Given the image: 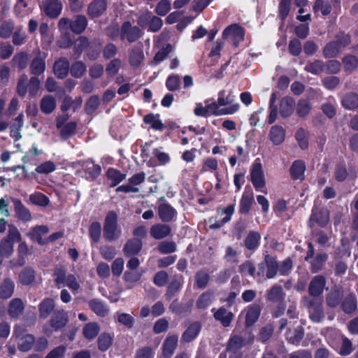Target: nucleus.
<instances>
[{
	"mask_svg": "<svg viewBox=\"0 0 358 358\" xmlns=\"http://www.w3.org/2000/svg\"><path fill=\"white\" fill-rule=\"evenodd\" d=\"M107 7L105 0H95L88 7V14L92 17H97L102 15Z\"/></svg>",
	"mask_w": 358,
	"mask_h": 358,
	"instance_id": "bb28decb",
	"label": "nucleus"
},
{
	"mask_svg": "<svg viewBox=\"0 0 358 358\" xmlns=\"http://www.w3.org/2000/svg\"><path fill=\"white\" fill-rule=\"evenodd\" d=\"M341 308L345 314H355L357 310V300L355 294L350 292L347 294L341 303Z\"/></svg>",
	"mask_w": 358,
	"mask_h": 358,
	"instance_id": "f8f14e48",
	"label": "nucleus"
},
{
	"mask_svg": "<svg viewBox=\"0 0 358 358\" xmlns=\"http://www.w3.org/2000/svg\"><path fill=\"white\" fill-rule=\"evenodd\" d=\"M141 249V241L139 238H131L124 245L123 252L126 257H130L138 255Z\"/></svg>",
	"mask_w": 358,
	"mask_h": 358,
	"instance_id": "4468645a",
	"label": "nucleus"
},
{
	"mask_svg": "<svg viewBox=\"0 0 358 358\" xmlns=\"http://www.w3.org/2000/svg\"><path fill=\"white\" fill-rule=\"evenodd\" d=\"M89 45V41L85 36L78 37L73 43V52L76 57H79L82 52L87 49Z\"/></svg>",
	"mask_w": 358,
	"mask_h": 358,
	"instance_id": "a18cd8bd",
	"label": "nucleus"
},
{
	"mask_svg": "<svg viewBox=\"0 0 358 358\" xmlns=\"http://www.w3.org/2000/svg\"><path fill=\"white\" fill-rule=\"evenodd\" d=\"M234 96L231 95V92L227 93L225 90H221L218 93L217 100L220 106L229 107L232 104H236L237 103H234Z\"/></svg>",
	"mask_w": 358,
	"mask_h": 358,
	"instance_id": "5fc2aeb1",
	"label": "nucleus"
},
{
	"mask_svg": "<svg viewBox=\"0 0 358 358\" xmlns=\"http://www.w3.org/2000/svg\"><path fill=\"white\" fill-rule=\"evenodd\" d=\"M343 296V288L340 285H334L326 296V303L330 308L338 306Z\"/></svg>",
	"mask_w": 358,
	"mask_h": 358,
	"instance_id": "9d476101",
	"label": "nucleus"
},
{
	"mask_svg": "<svg viewBox=\"0 0 358 358\" xmlns=\"http://www.w3.org/2000/svg\"><path fill=\"white\" fill-rule=\"evenodd\" d=\"M343 70L348 73L354 72L358 67V58L352 55L348 54L342 58Z\"/></svg>",
	"mask_w": 358,
	"mask_h": 358,
	"instance_id": "473e14b6",
	"label": "nucleus"
},
{
	"mask_svg": "<svg viewBox=\"0 0 358 358\" xmlns=\"http://www.w3.org/2000/svg\"><path fill=\"white\" fill-rule=\"evenodd\" d=\"M121 231L117 225H104L103 230V236L108 241H113L118 238L120 236Z\"/></svg>",
	"mask_w": 358,
	"mask_h": 358,
	"instance_id": "37998d69",
	"label": "nucleus"
},
{
	"mask_svg": "<svg viewBox=\"0 0 358 358\" xmlns=\"http://www.w3.org/2000/svg\"><path fill=\"white\" fill-rule=\"evenodd\" d=\"M194 278L196 285L199 289H204L210 280L209 274L203 270L196 272Z\"/></svg>",
	"mask_w": 358,
	"mask_h": 358,
	"instance_id": "6e6d98bb",
	"label": "nucleus"
},
{
	"mask_svg": "<svg viewBox=\"0 0 358 358\" xmlns=\"http://www.w3.org/2000/svg\"><path fill=\"white\" fill-rule=\"evenodd\" d=\"M205 103L206 105L209 116L210 115L219 116V115H231V114L236 113L240 108V105L238 103H236V104H232L229 107L220 109V107L221 106H220L218 101L217 102H214V101L210 102V100H207L205 102Z\"/></svg>",
	"mask_w": 358,
	"mask_h": 358,
	"instance_id": "20e7f679",
	"label": "nucleus"
},
{
	"mask_svg": "<svg viewBox=\"0 0 358 358\" xmlns=\"http://www.w3.org/2000/svg\"><path fill=\"white\" fill-rule=\"evenodd\" d=\"M100 327L96 322H90L84 327L83 334L85 338L92 340L98 335Z\"/></svg>",
	"mask_w": 358,
	"mask_h": 358,
	"instance_id": "49530a36",
	"label": "nucleus"
},
{
	"mask_svg": "<svg viewBox=\"0 0 358 358\" xmlns=\"http://www.w3.org/2000/svg\"><path fill=\"white\" fill-rule=\"evenodd\" d=\"M87 303L91 310L99 317H106L109 313L108 306L99 299H92Z\"/></svg>",
	"mask_w": 358,
	"mask_h": 358,
	"instance_id": "2eb2a0df",
	"label": "nucleus"
},
{
	"mask_svg": "<svg viewBox=\"0 0 358 358\" xmlns=\"http://www.w3.org/2000/svg\"><path fill=\"white\" fill-rule=\"evenodd\" d=\"M350 43L351 38L349 34L343 32L338 33L333 41L324 47L323 55L325 58L336 57Z\"/></svg>",
	"mask_w": 358,
	"mask_h": 358,
	"instance_id": "f257e3e1",
	"label": "nucleus"
},
{
	"mask_svg": "<svg viewBox=\"0 0 358 358\" xmlns=\"http://www.w3.org/2000/svg\"><path fill=\"white\" fill-rule=\"evenodd\" d=\"M305 70L315 75L320 74L324 71V63L321 60H315L309 62L305 66Z\"/></svg>",
	"mask_w": 358,
	"mask_h": 358,
	"instance_id": "4d7b16f0",
	"label": "nucleus"
},
{
	"mask_svg": "<svg viewBox=\"0 0 358 358\" xmlns=\"http://www.w3.org/2000/svg\"><path fill=\"white\" fill-rule=\"evenodd\" d=\"M341 63L336 59H331L324 63V70L329 74H337L341 70Z\"/></svg>",
	"mask_w": 358,
	"mask_h": 358,
	"instance_id": "0e129e2a",
	"label": "nucleus"
},
{
	"mask_svg": "<svg viewBox=\"0 0 358 358\" xmlns=\"http://www.w3.org/2000/svg\"><path fill=\"white\" fill-rule=\"evenodd\" d=\"M342 106L347 110H354L358 108V94L348 92L341 99Z\"/></svg>",
	"mask_w": 358,
	"mask_h": 358,
	"instance_id": "c85d7f7f",
	"label": "nucleus"
},
{
	"mask_svg": "<svg viewBox=\"0 0 358 358\" xmlns=\"http://www.w3.org/2000/svg\"><path fill=\"white\" fill-rule=\"evenodd\" d=\"M40 107L43 113L50 114L56 108V100L52 95H45L41 101Z\"/></svg>",
	"mask_w": 358,
	"mask_h": 358,
	"instance_id": "e433bc0d",
	"label": "nucleus"
},
{
	"mask_svg": "<svg viewBox=\"0 0 358 358\" xmlns=\"http://www.w3.org/2000/svg\"><path fill=\"white\" fill-rule=\"evenodd\" d=\"M250 181L257 191L267 194L266 180L260 162H255L250 170Z\"/></svg>",
	"mask_w": 358,
	"mask_h": 358,
	"instance_id": "7ed1b4c3",
	"label": "nucleus"
},
{
	"mask_svg": "<svg viewBox=\"0 0 358 358\" xmlns=\"http://www.w3.org/2000/svg\"><path fill=\"white\" fill-rule=\"evenodd\" d=\"M42 9L48 17L56 18L62 12V4L59 0H45Z\"/></svg>",
	"mask_w": 358,
	"mask_h": 358,
	"instance_id": "9b49d317",
	"label": "nucleus"
},
{
	"mask_svg": "<svg viewBox=\"0 0 358 358\" xmlns=\"http://www.w3.org/2000/svg\"><path fill=\"white\" fill-rule=\"evenodd\" d=\"M214 299V293L208 290L202 293L196 301V307L199 309H206Z\"/></svg>",
	"mask_w": 358,
	"mask_h": 358,
	"instance_id": "58836bf2",
	"label": "nucleus"
},
{
	"mask_svg": "<svg viewBox=\"0 0 358 358\" xmlns=\"http://www.w3.org/2000/svg\"><path fill=\"white\" fill-rule=\"evenodd\" d=\"M294 107V101L290 96H285L282 98L280 101V113L283 117L289 116L293 110Z\"/></svg>",
	"mask_w": 358,
	"mask_h": 358,
	"instance_id": "72a5a7b5",
	"label": "nucleus"
},
{
	"mask_svg": "<svg viewBox=\"0 0 358 358\" xmlns=\"http://www.w3.org/2000/svg\"><path fill=\"white\" fill-rule=\"evenodd\" d=\"M15 210L17 217L22 222H29L31 215L29 210L22 204L20 200L13 199Z\"/></svg>",
	"mask_w": 358,
	"mask_h": 358,
	"instance_id": "b1692460",
	"label": "nucleus"
},
{
	"mask_svg": "<svg viewBox=\"0 0 358 358\" xmlns=\"http://www.w3.org/2000/svg\"><path fill=\"white\" fill-rule=\"evenodd\" d=\"M182 277L178 278L177 276H173L171 278L165 293V298L166 300H171L179 292L182 286Z\"/></svg>",
	"mask_w": 358,
	"mask_h": 358,
	"instance_id": "dca6fc26",
	"label": "nucleus"
},
{
	"mask_svg": "<svg viewBox=\"0 0 358 358\" xmlns=\"http://www.w3.org/2000/svg\"><path fill=\"white\" fill-rule=\"evenodd\" d=\"M143 31L136 26H132L129 22L123 23L121 27L120 36L122 40L133 43L140 38Z\"/></svg>",
	"mask_w": 358,
	"mask_h": 358,
	"instance_id": "39448f33",
	"label": "nucleus"
},
{
	"mask_svg": "<svg viewBox=\"0 0 358 358\" xmlns=\"http://www.w3.org/2000/svg\"><path fill=\"white\" fill-rule=\"evenodd\" d=\"M213 316L217 321H219L225 327L230 325L234 317L233 313L228 311L224 307L217 309L214 313Z\"/></svg>",
	"mask_w": 358,
	"mask_h": 358,
	"instance_id": "a211bd4d",
	"label": "nucleus"
},
{
	"mask_svg": "<svg viewBox=\"0 0 358 358\" xmlns=\"http://www.w3.org/2000/svg\"><path fill=\"white\" fill-rule=\"evenodd\" d=\"M24 310L23 301L20 298H15L10 301L8 313L12 318H17Z\"/></svg>",
	"mask_w": 358,
	"mask_h": 358,
	"instance_id": "6ab92c4d",
	"label": "nucleus"
},
{
	"mask_svg": "<svg viewBox=\"0 0 358 358\" xmlns=\"http://www.w3.org/2000/svg\"><path fill=\"white\" fill-rule=\"evenodd\" d=\"M194 306V300L189 299L187 303L179 302L178 299H175L169 306V310L178 315H185L192 312Z\"/></svg>",
	"mask_w": 358,
	"mask_h": 358,
	"instance_id": "1a4fd4ad",
	"label": "nucleus"
},
{
	"mask_svg": "<svg viewBox=\"0 0 358 358\" xmlns=\"http://www.w3.org/2000/svg\"><path fill=\"white\" fill-rule=\"evenodd\" d=\"M29 201L37 206H46L49 204V199L41 192H35L29 196Z\"/></svg>",
	"mask_w": 358,
	"mask_h": 358,
	"instance_id": "bf43d9fd",
	"label": "nucleus"
},
{
	"mask_svg": "<svg viewBox=\"0 0 358 358\" xmlns=\"http://www.w3.org/2000/svg\"><path fill=\"white\" fill-rule=\"evenodd\" d=\"M98 347L101 351L107 350L113 343V338L108 333H102L98 338Z\"/></svg>",
	"mask_w": 358,
	"mask_h": 358,
	"instance_id": "13d9d810",
	"label": "nucleus"
},
{
	"mask_svg": "<svg viewBox=\"0 0 358 358\" xmlns=\"http://www.w3.org/2000/svg\"><path fill=\"white\" fill-rule=\"evenodd\" d=\"M329 220V213L326 208H315L313 210V213L310 216V220L311 222H316L317 224H326Z\"/></svg>",
	"mask_w": 358,
	"mask_h": 358,
	"instance_id": "a878e982",
	"label": "nucleus"
},
{
	"mask_svg": "<svg viewBox=\"0 0 358 358\" xmlns=\"http://www.w3.org/2000/svg\"><path fill=\"white\" fill-rule=\"evenodd\" d=\"M306 164L302 160L294 161L290 167V175L292 179L302 180L304 178Z\"/></svg>",
	"mask_w": 358,
	"mask_h": 358,
	"instance_id": "4be33fe9",
	"label": "nucleus"
},
{
	"mask_svg": "<svg viewBox=\"0 0 358 358\" xmlns=\"http://www.w3.org/2000/svg\"><path fill=\"white\" fill-rule=\"evenodd\" d=\"M326 285V279L322 275L315 276L308 285V292L312 298H317L320 296Z\"/></svg>",
	"mask_w": 358,
	"mask_h": 358,
	"instance_id": "6e6552de",
	"label": "nucleus"
},
{
	"mask_svg": "<svg viewBox=\"0 0 358 358\" xmlns=\"http://www.w3.org/2000/svg\"><path fill=\"white\" fill-rule=\"evenodd\" d=\"M177 344V336L173 335L167 337L163 343V357L164 358H171L175 352Z\"/></svg>",
	"mask_w": 358,
	"mask_h": 358,
	"instance_id": "5701e85b",
	"label": "nucleus"
},
{
	"mask_svg": "<svg viewBox=\"0 0 358 358\" xmlns=\"http://www.w3.org/2000/svg\"><path fill=\"white\" fill-rule=\"evenodd\" d=\"M27 62L28 55L25 52H20L15 55L12 59L13 65L20 69H24L27 65Z\"/></svg>",
	"mask_w": 358,
	"mask_h": 358,
	"instance_id": "680f3d73",
	"label": "nucleus"
},
{
	"mask_svg": "<svg viewBox=\"0 0 358 358\" xmlns=\"http://www.w3.org/2000/svg\"><path fill=\"white\" fill-rule=\"evenodd\" d=\"M254 201L253 194L251 191L244 192L240 201V212L247 213L250 211Z\"/></svg>",
	"mask_w": 358,
	"mask_h": 358,
	"instance_id": "4c0bfd02",
	"label": "nucleus"
},
{
	"mask_svg": "<svg viewBox=\"0 0 358 358\" xmlns=\"http://www.w3.org/2000/svg\"><path fill=\"white\" fill-rule=\"evenodd\" d=\"M260 235L257 232L251 231L245 240V247L249 250L255 249L259 245Z\"/></svg>",
	"mask_w": 358,
	"mask_h": 358,
	"instance_id": "052dcab7",
	"label": "nucleus"
},
{
	"mask_svg": "<svg viewBox=\"0 0 358 358\" xmlns=\"http://www.w3.org/2000/svg\"><path fill=\"white\" fill-rule=\"evenodd\" d=\"M19 279L22 285H29L35 280V272L31 268H25L20 273Z\"/></svg>",
	"mask_w": 358,
	"mask_h": 358,
	"instance_id": "603ef678",
	"label": "nucleus"
},
{
	"mask_svg": "<svg viewBox=\"0 0 358 358\" xmlns=\"http://www.w3.org/2000/svg\"><path fill=\"white\" fill-rule=\"evenodd\" d=\"M69 322L67 313L64 310H56L53 311L49 321L50 326L55 331L64 328Z\"/></svg>",
	"mask_w": 358,
	"mask_h": 358,
	"instance_id": "0eeeda50",
	"label": "nucleus"
},
{
	"mask_svg": "<svg viewBox=\"0 0 358 358\" xmlns=\"http://www.w3.org/2000/svg\"><path fill=\"white\" fill-rule=\"evenodd\" d=\"M57 127L61 129V136L63 138H67L74 133L76 129L77 124L74 122H69L63 126V121L59 119L57 122Z\"/></svg>",
	"mask_w": 358,
	"mask_h": 358,
	"instance_id": "79ce46f5",
	"label": "nucleus"
},
{
	"mask_svg": "<svg viewBox=\"0 0 358 358\" xmlns=\"http://www.w3.org/2000/svg\"><path fill=\"white\" fill-rule=\"evenodd\" d=\"M303 306L308 309L309 317L314 322H320L324 318L323 300L320 298L303 296Z\"/></svg>",
	"mask_w": 358,
	"mask_h": 358,
	"instance_id": "f03ea898",
	"label": "nucleus"
},
{
	"mask_svg": "<svg viewBox=\"0 0 358 358\" xmlns=\"http://www.w3.org/2000/svg\"><path fill=\"white\" fill-rule=\"evenodd\" d=\"M15 289V283L10 278H5L0 283V298L8 299L12 296Z\"/></svg>",
	"mask_w": 358,
	"mask_h": 358,
	"instance_id": "393cba45",
	"label": "nucleus"
},
{
	"mask_svg": "<svg viewBox=\"0 0 358 358\" xmlns=\"http://www.w3.org/2000/svg\"><path fill=\"white\" fill-rule=\"evenodd\" d=\"M83 166L85 173L88 174V177L92 180H94L101 174V166L98 164H95L92 161L85 162Z\"/></svg>",
	"mask_w": 358,
	"mask_h": 358,
	"instance_id": "ea45409f",
	"label": "nucleus"
},
{
	"mask_svg": "<svg viewBox=\"0 0 358 358\" xmlns=\"http://www.w3.org/2000/svg\"><path fill=\"white\" fill-rule=\"evenodd\" d=\"M285 295L282 286L275 285L268 291L266 294V299L272 303H280L283 301Z\"/></svg>",
	"mask_w": 358,
	"mask_h": 358,
	"instance_id": "f3484780",
	"label": "nucleus"
},
{
	"mask_svg": "<svg viewBox=\"0 0 358 358\" xmlns=\"http://www.w3.org/2000/svg\"><path fill=\"white\" fill-rule=\"evenodd\" d=\"M266 277L268 278H273L277 274L278 271H279L278 264L275 259L268 255H266Z\"/></svg>",
	"mask_w": 358,
	"mask_h": 358,
	"instance_id": "864d4df0",
	"label": "nucleus"
},
{
	"mask_svg": "<svg viewBox=\"0 0 358 358\" xmlns=\"http://www.w3.org/2000/svg\"><path fill=\"white\" fill-rule=\"evenodd\" d=\"M170 231L169 225H153L150 229V234L156 239H162L169 235Z\"/></svg>",
	"mask_w": 358,
	"mask_h": 358,
	"instance_id": "09e8293b",
	"label": "nucleus"
},
{
	"mask_svg": "<svg viewBox=\"0 0 358 358\" xmlns=\"http://www.w3.org/2000/svg\"><path fill=\"white\" fill-rule=\"evenodd\" d=\"M70 71L72 76L80 78L86 71V66L83 62H76L72 64Z\"/></svg>",
	"mask_w": 358,
	"mask_h": 358,
	"instance_id": "338daca9",
	"label": "nucleus"
},
{
	"mask_svg": "<svg viewBox=\"0 0 358 358\" xmlns=\"http://www.w3.org/2000/svg\"><path fill=\"white\" fill-rule=\"evenodd\" d=\"M87 26L85 16L78 15L71 21V31L77 34L83 33Z\"/></svg>",
	"mask_w": 358,
	"mask_h": 358,
	"instance_id": "c9c22d12",
	"label": "nucleus"
},
{
	"mask_svg": "<svg viewBox=\"0 0 358 358\" xmlns=\"http://www.w3.org/2000/svg\"><path fill=\"white\" fill-rule=\"evenodd\" d=\"M14 29V23L11 20H6L0 26V36L3 38H9Z\"/></svg>",
	"mask_w": 358,
	"mask_h": 358,
	"instance_id": "e2e57ef3",
	"label": "nucleus"
},
{
	"mask_svg": "<svg viewBox=\"0 0 358 358\" xmlns=\"http://www.w3.org/2000/svg\"><path fill=\"white\" fill-rule=\"evenodd\" d=\"M243 29L236 24L227 27L222 33V38L229 39L236 47L243 40Z\"/></svg>",
	"mask_w": 358,
	"mask_h": 358,
	"instance_id": "423d86ee",
	"label": "nucleus"
},
{
	"mask_svg": "<svg viewBox=\"0 0 358 358\" xmlns=\"http://www.w3.org/2000/svg\"><path fill=\"white\" fill-rule=\"evenodd\" d=\"M285 136V129L279 125L273 126L269 132V139L274 145L281 144Z\"/></svg>",
	"mask_w": 358,
	"mask_h": 358,
	"instance_id": "7c9ffc66",
	"label": "nucleus"
},
{
	"mask_svg": "<svg viewBox=\"0 0 358 358\" xmlns=\"http://www.w3.org/2000/svg\"><path fill=\"white\" fill-rule=\"evenodd\" d=\"M244 345V339L238 335L231 336L227 343V351L231 353H238Z\"/></svg>",
	"mask_w": 358,
	"mask_h": 358,
	"instance_id": "f704fd0d",
	"label": "nucleus"
},
{
	"mask_svg": "<svg viewBox=\"0 0 358 358\" xmlns=\"http://www.w3.org/2000/svg\"><path fill=\"white\" fill-rule=\"evenodd\" d=\"M295 137L299 146L302 149H306L308 146V134L306 131L302 128L299 129L295 134Z\"/></svg>",
	"mask_w": 358,
	"mask_h": 358,
	"instance_id": "774afa93",
	"label": "nucleus"
},
{
	"mask_svg": "<svg viewBox=\"0 0 358 358\" xmlns=\"http://www.w3.org/2000/svg\"><path fill=\"white\" fill-rule=\"evenodd\" d=\"M143 120L145 124H150L151 128L155 130L162 131L164 127L159 115L150 113L144 117Z\"/></svg>",
	"mask_w": 358,
	"mask_h": 358,
	"instance_id": "c03bdc74",
	"label": "nucleus"
},
{
	"mask_svg": "<svg viewBox=\"0 0 358 358\" xmlns=\"http://www.w3.org/2000/svg\"><path fill=\"white\" fill-rule=\"evenodd\" d=\"M159 215L164 222H172L175 221L176 211L170 205L162 203L159 206Z\"/></svg>",
	"mask_w": 358,
	"mask_h": 358,
	"instance_id": "cd10ccee",
	"label": "nucleus"
},
{
	"mask_svg": "<svg viewBox=\"0 0 358 358\" xmlns=\"http://www.w3.org/2000/svg\"><path fill=\"white\" fill-rule=\"evenodd\" d=\"M34 342V337L31 334H26L20 338L18 349L22 352H27L32 348Z\"/></svg>",
	"mask_w": 358,
	"mask_h": 358,
	"instance_id": "8fccbe9b",
	"label": "nucleus"
},
{
	"mask_svg": "<svg viewBox=\"0 0 358 358\" xmlns=\"http://www.w3.org/2000/svg\"><path fill=\"white\" fill-rule=\"evenodd\" d=\"M261 310V306L257 303H253L248 307L245 315V323L246 327H250L257 322L259 317Z\"/></svg>",
	"mask_w": 358,
	"mask_h": 358,
	"instance_id": "aec40b11",
	"label": "nucleus"
},
{
	"mask_svg": "<svg viewBox=\"0 0 358 358\" xmlns=\"http://www.w3.org/2000/svg\"><path fill=\"white\" fill-rule=\"evenodd\" d=\"M108 178L111 181V187L116 186L125 179L126 175L113 168H110L106 173Z\"/></svg>",
	"mask_w": 358,
	"mask_h": 358,
	"instance_id": "3c124183",
	"label": "nucleus"
},
{
	"mask_svg": "<svg viewBox=\"0 0 358 358\" xmlns=\"http://www.w3.org/2000/svg\"><path fill=\"white\" fill-rule=\"evenodd\" d=\"M83 103V99L81 97H77L76 99L73 100L70 96H65L61 109L62 111L65 112L69 109H73L74 111L79 108Z\"/></svg>",
	"mask_w": 358,
	"mask_h": 358,
	"instance_id": "a19ab883",
	"label": "nucleus"
},
{
	"mask_svg": "<svg viewBox=\"0 0 358 358\" xmlns=\"http://www.w3.org/2000/svg\"><path fill=\"white\" fill-rule=\"evenodd\" d=\"M313 10L315 12L320 10L323 15H327L331 13V7L327 1L316 0Z\"/></svg>",
	"mask_w": 358,
	"mask_h": 358,
	"instance_id": "69168bd1",
	"label": "nucleus"
},
{
	"mask_svg": "<svg viewBox=\"0 0 358 358\" xmlns=\"http://www.w3.org/2000/svg\"><path fill=\"white\" fill-rule=\"evenodd\" d=\"M55 308V302L50 298H46L42 301L38 307L39 317L47 318Z\"/></svg>",
	"mask_w": 358,
	"mask_h": 358,
	"instance_id": "2f4dec72",
	"label": "nucleus"
},
{
	"mask_svg": "<svg viewBox=\"0 0 358 358\" xmlns=\"http://www.w3.org/2000/svg\"><path fill=\"white\" fill-rule=\"evenodd\" d=\"M36 57L32 59L30 64L31 73L35 76L42 74L45 69V55L40 50L36 52Z\"/></svg>",
	"mask_w": 358,
	"mask_h": 358,
	"instance_id": "ddd939ff",
	"label": "nucleus"
},
{
	"mask_svg": "<svg viewBox=\"0 0 358 358\" xmlns=\"http://www.w3.org/2000/svg\"><path fill=\"white\" fill-rule=\"evenodd\" d=\"M201 329L199 322L192 323L182 335L181 340L185 343L192 341L199 334Z\"/></svg>",
	"mask_w": 358,
	"mask_h": 358,
	"instance_id": "412c9836",
	"label": "nucleus"
},
{
	"mask_svg": "<svg viewBox=\"0 0 358 358\" xmlns=\"http://www.w3.org/2000/svg\"><path fill=\"white\" fill-rule=\"evenodd\" d=\"M144 59L143 51L141 48H134L129 54V63L132 66L137 67Z\"/></svg>",
	"mask_w": 358,
	"mask_h": 358,
	"instance_id": "de8ad7c7",
	"label": "nucleus"
},
{
	"mask_svg": "<svg viewBox=\"0 0 358 358\" xmlns=\"http://www.w3.org/2000/svg\"><path fill=\"white\" fill-rule=\"evenodd\" d=\"M53 70L55 74L59 78H65L69 71V63L68 60L65 58H62L55 62Z\"/></svg>",
	"mask_w": 358,
	"mask_h": 358,
	"instance_id": "c756f323",
	"label": "nucleus"
}]
</instances>
